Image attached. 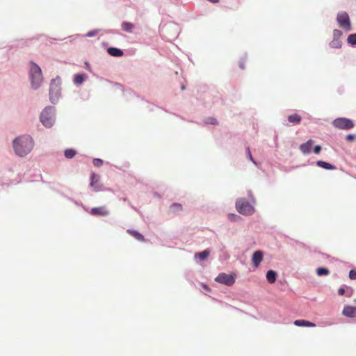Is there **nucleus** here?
Returning <instances> with one entry per match:
<instances>
[{"label": "nucleus", "mask_w": 356, "mask_h": 356, "mask_svg": "<svg viewBox=\"0 0 356 356\" xmlns=\"http://www.w3.org/2000/svg\"><path fill=\"white\" fill-rule=\"evenodd\" d=\"M293 324L296 326L314 327L315 324L306 320H296Z\"/></svg>", "instance_id": "obj_13"}, {"label": "nucleus", "mask_w": 356, "mask_h": 356, "mask_svg": "<svg viewBox=\"0 0 356 356\" xmlns=\"http://www.w3.org/2000/svg\"><path fill=\"white\" fill-rule=\"evenodd\" d=\"M338 293L339 296H343L345 293V289L343 287H341L338 290Z\"/></svg>", "instance_id": "obj_36"}, {"label": "nucleus", "mask_w": 356, "mask_h": 356, "mask_svg": "<svg viewBox=\"0 0 356 356\" xmlns=\"http://www.w3.org/2000/svg\"><path fill=\"white\" fill-rule=\"evenodd\" d=\"M30 76L31 80L32 87L37 89L42 81V75L40 67L35 63H31L30 65Z\"/></svg>", "instance_id": "obj_2"}, {"label": "nucleus", "mask_w": 356, "mask_h": 356, "mask_svg": "<svg viewBox=\"0 0 356 356\" xmlns=\"http://www.w3.org/2000/svg\"><path fill=\"white\" fill-rule=\"evenodd\" d=\"M239 67L241 68V69H244L245 68V60H241L240 63H239Z\"/></svg>", "instance_id": "obj_37"}, {"label": "nucleus", "mask_w": 356, "mask_h": 356, "mask_svg": "<svg viewBox=\"0 0 356 356\" xmlns=\"http://www.w3.org/2000/svg\"><path fill=\"white\" fill-rule=\"evenodd\" d=\"M236 208L238 213L245 216L252 215L254 212L253 206L243 198H240L236 200Z\"/></svg>", "instance_id": "obj_3"}, {"label": "nucleus", "mask_w": 356, "mask_h": 356, "mask_svg": "<svg viewBox=\"0 0 356 356\" xmlns=\"http://www.w3.org/2000/svg\"><path fill=\"white\" fill-rule=\"evenodd\" d=\"M76 155V151L73 149H67L65 151V156L67 159H72Z\"/></svg>", "instance_id": "obj_24"}, {"label": "nucleus", "mask_w": 356, "mask_h": 356, "mask_svg": "<svg viewBox=\"0 0 356 356\" xmlns=\"http://www.w3.org/2000/svg\"><path fill=\"white\" fill-rule=\"evenodd\" d=\"M229 216V218L231 220H236V218H238L239 217L236 215V214H234V213H229L228 215Z\"/></svg>", "instance_id": "obj_33"}, {"label": "nucleus", "mask_w": 356, "mask_h": 356, "mask_svg": "<svg viewBox=\"0 0 356 356\" xmlns=\"http://www.w3.org/2000/svg\"><path fill=\"white\" fill-rule=\"evenodd\" d=\"M277 274L273 270H269L266 273V280L270 284H273L276 280Z\"/></svg>", "instance_id": "obj_16"}, {"label": "nucleus", "mask_w": 356, "mask_h": 356, "mask_svg": "<svg viewBox=\"0 0 356 356\" xmlns=\"http://www.w3.org/2000/svg\"><path fill=\"white\" fill-rule=\"evenodd\" d=\"M330 46L332 48L339 49L341 47V41L339 39H334L330 43Z\"/></svg>", "instance_id": "obj_23"}, {"label": "nucleus", "mask_w": 356, "mask_h": 356, "mask_svg": "<svg viewBox=\"0 0 356 356\" xmlns=\"http://www.w3.org/2000/svg\"><path fill=\"white\" fill-rule=\"evenodd\" d=\"M347 41L351 45H356V33L350 34L348 37Z\"/></svg>", "instance_id": "obj_26"}, {"label": "nucleus", "mask_w": 356, "mask_h": 356, "mask_svg": "<svg viewBox=\"0 0 356 356\" xmlns=\"http://www.w3.org/2000/svg\"><path fill=\"white\" fill-rule=\"evenodd\" d=\"M103 164V161L100 159H95L93 160V165L97 167H99Z\"/></svg>", "instance_id": "obj_29"}, {"label": "nucleus", "mask_w": 356, "mask_h": 356, "mask_svg": "<svg viewBox=\"0 0 356 356\" xmlns=\"http://www.w3.org/2000/svg\"><path fill=\"white\" fill-rule=\"evenodd\" d=\"M246 151H247V154L248 155V157L250 158V159L254 163H255V161H254L252 156V154H251V152H250V149L249 147H247L246 149Z\"/></svg>", "instance_id": "obj_34"}, {"label": "nucleus", "mask_w": 356, "mask_h": 356, "mask_svg": "<svg viewBox=\"0 0 356 356\" xmlns=\"http://www.w3.org/2000/svg\"><path fill=\"white\" fill-rule=\"evenodd\" d=\"M15 153L19 156L28 154L33 147V141L30 136H23L17 138L13 141Z\"/></svg>", "instance_id": "obj_1"}, {"label": "nucleus", "mask_w": 356, "mask_h": 356, "mask_svg": "<svg viewBox=\"0 0 356 356\" xmlns=\"http://www.w3.org/2000/svg\"><path fill=\"white\" fill-rule=\"evenodd\" d=\"M301 120H302V118L300 115L298 114H293V115H290L289 117H288V120L291 122V123H293V124H299L300 122H301Z\"/></svg>", "instance_id": "obj_19"}, {"label": "nucleus", "mask_w": 356, "mask_h": 356, "mask_svg": "<svg viewBox=\"0 0 356 356\" xmlns=\"http://www.w3.org/2000/svg\"><path fill=\"white\" fill-rule=\"evenodd\" d=\"M349 277H350L351 280H356V270H351L349 272Z\"/></svg>", "instance_id": "obj_31"}, {"label": "nucleus", "mask_w": 356, "mask_h": 356, "mask_svg": "<svg viewBox=\"0 0 356 356\" xmlns=\"http://www.w3.org/2000/svg\"><path fill=\"white\" fill-rule=\"evenodd\" d=\"M122 28L124 31L131 33L134 28V25L131 22H125L122 24Z\"/></svg>", "instance_id": "obj_21"}, {"label": "nucleus", "mask_w": 356, "mask_h": 356, "mask_svg": "<svg viewBox=\"0 0 356 356\" xmlns=\"http://www.w3.org/2000/svg\"><path fill=\"white\" fill-rule=\"evenodd\" d=\"M314 144V141L312 139L308 140L306 143H302L300 145V150L304 154H308L311 152L312 147Z\"/></svg>", "instance_id": "obj_11"}, {"label": "nucleus", "mask_w": 356, "mask_h": 356, "mask_svg": "<svg viewBox=\"0 0 356 356\" xmlns=\"http://www.w3.org/2000/svg\"><path fill=\"white\" fill-rule=\"evenodd\" d=\"M210 254V251L209 250H205L201 252L197 253L195 257H198L200 260H205L207 259Z\"/></svg>", "instance_id": "obj_22"}, {"label": "nucleus", "mask_w": 356, "mask_h": 356, "mask_svg": "<svg viewBox=\"0 0 356 356\" xmlns=\"http://www.w3.org/2000/svg\"><path fill=\"white\" fill-rule=\"evenodd\" d=\"M355 139V136L353 134H348L346 136V140L348 141H352Z\"/></svg>", "instance_id": "obj_35"}, {"label": "nucleus", "mask_w": 356, "mask_h": 356, "mask_svg": "<svg viewBox=\"0 0 356 356\" xmlns=\"http://www.w3.org/2000/svg\"><path fill=\"white\" fill-rule=\"evenodd\" d=\"M215 280L217 282L226 284L227 286H232L235 282V277L234 275L226 274L224 273H220Z\"/></svg>", "instance_id": "obj_8"}, {"label": "nucleus", "mask_w": 356, "mask_h": 356, "mask_svg": "<svg viewBox=\"0 0 356 356\" xmlns=\"http://www.w3.org/2000/svg\"><path fill=\"white\" fill-rule=\"evenodd\" d=\"M89 213L92 216L104 217L109 215V210L106 206H101L98 207H93L90 209Z\"/></svg>", "instance_id": "obj_9"}, {"label": "nucleus", "mask_w": 356, "mask_h": 356, "mask_svg": "<svg viewBox=\"0 0 356 356\" xmlns=\"http://www.w3.org/2000/svg\"><path fill=\"white\" fill-rule=\"evenodd\" d=\"M108 53L111 56H116V57L122 56L123 55L122 51H121L120 49H119L118 48H115V47H110V48H108Z\"/></svg>", "instance_id": "obj_18"}, {"label": "nucleus", "mask_w": 356, "mask_h": 356, "mask_svg": "<svg viewBox=\"0 0 356 356\" xmlns=\"http://www.w3.org/2000/svg\"><path fill=\"white\" fill-rule=\"evenodd\" d=\"M341 35H342V32L341 31L337 30V29H334L333 31V38L334 39L340 40Z\"/></svg>", "instance_id": "obj_28"}, {"label": "nucleus", "mask_w": 356, "mask_h": 356, "mask_svg": "<svg viewBox=\"0 0 356 356\" xmlns=\"http://www.w3.org/2000/svg\"><path fill=\"white\" fill-rule=\"evenodd\" d=\"M316 165L318 167L323 168L326 170H335L336 169V167L334 165H333L329 163H327L325 161H318L316 162Z\"/></svg>", "instance_id": "obj_14"}, {"label": "nucleus", "mask_w": 356, "mask_h": 356, "mask_svg": "<svg viewBox=\"0 0 356 356\" xmlns=\"http://www.w3.org/2000/svg\"><path fill=\"white\" fill-rule=\"evenodd\" d=\"M317 275L319 276L327 275L329 274V270L325 268H318L316 270Z\"/></svg>", "instance_id": "obj_25"}, {"label": "nucleus", "mask_w": 356, "mask_h": 356, "mask_svg": "<svg viewBox=\"0 0 356 356\" xmlns=\"http://www.w3.org/2000/svg\"><path fill=\"white\" fill-rule=\"evenodd\" d=\"M54 111L51 107L45 108L40 115V121L46 127H51L54 122Z\"/></svg>", "instance_id": "obj_5"}, {"label": "nucleus", "mask_w": 356, "mask_h": 356, "mask_svg": "<svg viewBox=\"0 0 356 356\" xmlns=\"http://www.w3.org/2000/svg\"><path fill=\"white\" fill-rule=\"evenodd\" d=\"M207 122L209 124H218L217 120L213 118H209L207 120Z\"/></svg>", "instance_id": "obj_30"}, {"label": "nucleus", "mask_w": 356, "mask_h": 356, "mask_svg": "<svg viewBox=\"0 0 356 356\" xmlns=\"http://www.w3.org/2000/svg\"><path fill=\"white\" fill-rule=\"evenodd\" d=\"M127 232L131 236L134 237L136 240L140 241H145L144 236L140 233H139L138 232H137L136 230H133V229H127Z\"/></svg>", "instance_id": "obj_15"}, {"label": "nucleus", "mask_w": 356, "mask_h": 356, "mask_svg": "<svg viewBox=\"0 0 356 356\" xmlns=\"http://www.w3.org/2000/svg\"><path fill=\"white\" fill-rule=\"evenodd\" d=\"M87 35H88V36H89V37H91V36L94 35V33L89 32V33L87 34Z\"/></svg>", "instance_id": "obj_39"}, {"label": "nucleus", "mask_w": 356, "mask_h": 356, "mask_svg": "<svg viewBox=\"0 0 356 356\" xmlns=\"http://www.w3.org/2000/svg\"><path fill=\"white\" fill-rule=\"evenodd\" d=\"M182 209H183L182 208V205L181 204L173 203L170 207V211L171 213H177V212L182 211Z\"/></svg>", "instance_id": "obj_20"}, {"label": "nucleus", "mask_w": 356, "mask_h": 356, "mask_svg": "<svg viewBox=\"0 0 356 356\" xmlns=\"http://www.w3.org/2000/svg\"><path fill=\"white\" fill-rule=\"evenodd\" d=\"M321 150V147L320 145H316L314 148V152L316 154H319Z\"/></svg>", "instance_id": "obj_32"}, {"label": "nucleus", "mask_w": 356, "mask_h": 356, "mask_svg": "<svg viewBox=\"0 0 356 356\" xmlns=\"http://www.w3.org/2000/svg\"><path fill=\"white\" fill-rule=\"evenodd\" d=\"M342 314L348 318H356V307L346 305L343 307Z\"/></svg>", "instance_id": "obj_10"}, {"label": "nucleus", "mask_w": 356, "mask_h": 356, "mask_svg": "<svg viewBox=\"0 0 356 356\" xmlns=\"http://www.w3.org/2000/svg\"><path fill=\"white\" fill-rule=\"evenodd\" d=\"M91 182L90 186L95 189H97L99 188V176L96 174H92L91 177Z\"/></svg>", "instance_id": "obj_17"}, {"label": "nucleus", "mask_w": 356, "mask_h": 356, "mask_svg": "<svg viewBox=\"0 0 356 356\" xmlns=\"http://www.w3.org/2000/svg\"><path fill=\"white\" fill-rule=\"evenodd\" d=\"M61 80L59 77H56L51 80L49 88V98L52 103H55L60 95Z\"/></svg>", "instance_id": "obj_4"}, {"label": "nucleus", "mask_w": 356, "mask_h": 356, "mask_svg": "<svg viewBox=\"0 0 356 356\" xmlns=\"http://www.w3.org/2000/svg\"><path fill=\"white\" fill-rule=\"evenodd\" d=\"M202 286H203V287H204V289H205L206 290L209 291V288L207 285H205V284H202Z\"/></svg>", "instance_id": "obj_38"}, {"label": "nucleus", "mask_w": 356, "mask_h": 356, "mask_svg": "<svg viewBox=\"0 0 356 356\" xmlns=\"http://www.w3.org/2000/svg\"><path fill=\"white\" fill-rule=\"evenodd\" d=\"M84 79L83 75L78 74L74 76V81L76 84H81Z\"/></svg>", "instance_id": "obj_27"}, {"label": "nucleus", "mask_w": 356, "mask_h": 356, "mask_svg": "<svg viewBox=\"0 0 356 356\" xmlns=\"http://www.w3.org/2000/svg\"><path fill=\"white\" fill-rule=\"evenodd\" d=\"M333 126L339 129L348 130L353 129L355 126L353 122L346 118H339L332 122Z\"/></svg>", "instance_id": "obj_6"}, {"label": "nucleus", "mask_w": 356, "mask_h": 356, "mask_svg": "<svg viewBox=\"0 0 356 356\" xmlns=\"http://www.w3.org/2000/svg\"><path fill=\"white\" fill-rule=\"evenodd\" d=\"M337 22L339 26L346 31L351 30L349 16L346 13H341L337 15Z\"/></svg>", "instance_id": "obj_7"}, {"label": "nucleus", "mask_w": 356, "mask_h": 356, "mask_svg": "<svg viewBox=\"0 0 356 356\" xmlns=\"http://www.w3.org/2000/svg\"><path fill=\"white\" fill-rule=\"evenodd\" d=\"M263 259V253L261 251H256L252 255V263L254 267L257 268Z\"/></svg>", "instance_id": "obj_12"}]
</instances>
